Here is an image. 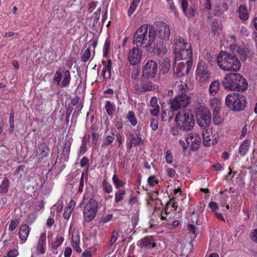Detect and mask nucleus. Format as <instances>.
Returning a JSON list of instances; mask_svg holds the SVG:
<instances>
[{"label":"nucleus","instance_id":"f257e3e1","mask_svg":"<svg viewBox=\"0 0 257 257\" xmlns=\"http://www.w3.org/2000/svg\"><path fill=\"white\" fill-rule=\"evenodd\" d=\"M155 27L144 24L135 32L133 38V43L137 47H142L149 51L155 40Z\"/></svg>","mask_w":257,"mask_h":257},{"label":"nucleus","instance_id":"f03ea898","mask_svg":"<svg viewBox=\"0 0 257 257\" xmlns=\"http://www.w3.org/2000/svg\"><path fill=\"white\" fill-rule=\"evenodd\" d=\"M224 88L228 90L244 91L248 87L245 78L239 73H230L225 75L222 81Z\"/></svg>","mask_w":257,"mask_h":257},{"label":"nucleus","instance_id":"7ed1b4c3","mask_svg":"<svg viewBox=\"0 0 257 257\" xmlns=\"http://www.w3.org/2000/svg\"><path fill=\"white\" fill-rule=\"evenodd\" d=\"M174 53L175 55L174 59V65L177 64V61L180 60L193 61V54L191 45L190 43L185 42L184 39L178 36L175 41Z\"/></svg>","mask_w":257,"mask_h":257},{"label":"nucleus","instance_id":"20e7f679","mask_svg":"<svg viewBox=\"0 0 257 257\" xmlns=\"http://www.w3.org/2000/svg\"><path fill=\"white\" fill-rule=\"evenodd\" d=\"M217 60L218 66L224 71L237 72L240 69L241 63L237 57L226 52H220Z\"/></svg>","mask_w":257,"mask_h":257},{"label":"nucleus","instance_id":"39448f33","mask_svg":"<svg viewBox=\"0 0 257 257\" xmlns=\"http://www.w3.org/2000/svg\"><path fill=\"white\" fill-rule=\"evenodd\" d=\"M191 103V98L187 94H179L174 98L170 100L169 104L171 110L168 111L169 117L167 119L164 114L162 116V120L170 121L173 118V111H177L181 108L187 107Z\"/></svg>","mask_w":257,"mask_h":257},{"label":"nucleus","instance_id":"423d86ee","mask_svg":"<svg viewBox=\"0 0 257 257\" xmlns=\"http://www.w3.org/2000/svg\"><path fill=\"white\" fill-rule=\"evenodd\" d=\"M86 198V194L80 203V207L84 206L83 215L84 220L87 223L91 222L95 217L98 211V204L93 198L88 199Z\"/></svg>","mask_w":257,"mask_h":257},{"label":"nucleus","instance_id":"0eeeda50","mask_svg":"<svg viewBox=\"0 0 257 257\" xmlns=\"http://www.w3.org/2000/svg\"><path fill=\"white\" fill-rule=\"evenodd\" d=\"M175 119L177 127L183 131H190L194 125V116L188 109L179 111Z\"/></svg>","mask_w":257,"mask_h":257},{"label":"nucleus","instance_id":"6e6552de","mask_svg":"<svg viewBox=\"0 0 257 257\" xmlns=\"http://www.w3.org/2000/svg\"><path fill=\"white\" fill-rule=\"evenodd\" d=\"M225 103L230 110L239 111L244 109L246 105V100L243 95L233 92L226 96Z\"/></svg>","mask_w":257,"mask_h":257},{"label":"nucleus","instance_id":"1a4fd4ad","mask_svg":"<svg viewBox=\"0 0 257 257\" xmlns=\"http://www.w3.org/2000/svg\"><path fill=\"white\" fill-rule=\"evenodd\" d=\"M64 69L59 68L54 74L53 82L58 86L64 88L68 86L71 80V74L68 70L64 71Z\"/></svg>","mask_w":257,"mask_h":257},{"label":"nucleus","instance_id":"9d476101","mask_svg":"<svg viewBox=\"0 0 257 257\" xmlns=\"http://www.w3.org/2000/svg\"><path fill=\"white\" fill-rule=\"evenodd\" d=\"M211 113L206 107H200L196 112L197 122L199 125L205 128L211 122Z\"/></svg>","mask_w":257,"mask_h":257},{"label":"nucleus","instance_id":"9b49d317","mask_svg":"<svg viewBox=\"0 0 257 257\" xmlns=\"http://www.w3.org/2000/svg\"><path fill=\"white\" fill-rule=\"evenodd\" d=\"M211 73L207 66L199 63L196 70V79L201 84L206 83L210 78Z\"/></svg>","mask_w":257,"mask_h":257},{"label":"nucleus","instance_id":"f8f14e48","mask_svg":"<svg viewBox=\"0 0 257 257\" xmlns=\"http://www.w3.org/2000/svg\"><path fill=\"white\" fill-rule=\"evenodd\" d=\"M155 38L157 37L162 40H168L170 36V28L169 26L164 22H160L155 28Z\"/></svg>","mask_w":257,"mask_h":257},{"label":"nucleus","instance_id":"ddd939ff","mask_svg":"<svg viewBox=\"0 0 257 257\" xmlns=\"http://www.w3.org/2000/svg\"><path fill=\"white\" fill-rule=\"evenodd\" d=\"M170 205L171 202H168L163 209H156L154 213L160 217L161 220H166L167 222H169L170 220L174 218L175 215V212L172 209L169 210Z\"/></svg>","mask_w":257,"mask_h":257},{"label":"nucleus","instance_id":"4468645a","mask_svg":"<svg viewBox=\"0 0 257 257\" xmlns=\"http://www.w3.org/2000/svg\"><path fill=\"white\" fill-rule=\"evenodd\" d=\"M186 143L189 146L190 150L192 152L197 151L201 144V139L200 135L195 132H191L186 138Z\"/></svg>","mask_w":257,"mask_h":257},{"label":"nucleus","instance_id":"2eb2a0df","mask_svg":"<svg viewBox=\"0 0 257 257\" xmlns=\"http://www.w3.org/2000/svg\"><path fill=\"white\" fill-rule=\"evenodd\" d=\"M191 62L188 60V61L180 62L177 63L174 68V73L178 77H181L187 74L190 71L192 66Z\"/></svg>","mask_w":257,"mask_h":257},{"label":"nucleus","instance_id":"dca6fc26","mask_svg":"<svg viewBox=\"0 0 257 257\" xmlns=\"http://www.w3.org/2000/svg\"><path fill=\"white\" fill-rule=\"evenodd\" d=\"M158 71V64L153 60L148 61L144 67L143 74L148 79L153 78L156 75Z\"/></svg>","mask_w":257,"mask_h":257},{"label":"nucleus","instance_id":"f3484780","mask_svg":"<svg viewBox=\"0 0 257 257\" xmlns=\"http://www.w3.org/2000/svg\"><path fill=\"white\" fill-rule=\"evenodd\" d=\"M137 245L140 248L149 249L157 246L154 237L152 235L146 236L137 242Z\"/></svg>","mask_w":257,"mask_h":257},{"label":"nucleus","instance_id":"a211bd4d","mask_svg":"<svg viewBox=\"0 0 257 257\" xmlns=\"http://www.w3.org/2000/svg\"><path fill=\"white\" fill-rule=\"evenodd\" d=\"M50 153V149L46 143L42 142L38 144L35 149V156L39 161L47 157Z\"/></svg>","mask_w":257,"mask_h":257},{"label":"nucleus","instance_id":"6ab92c4d","mask_svg":"<svg viewBox=\"0 0 257 257\" xmlns=\"http://www.w3.org/2000/svg\"><path fill=\"white\" fill-rule=\"evenodd\" d=\"M138 47H134L129 52L128 59L132 65H137L142 58V51Z\"/></svg>","mask_w":257,"mask_h":257},{"label":"nucleus","instance_id":"aec40b11","mask_svg":"<svg viewBox=\"0 0 257 257\" xmlns=\"http://www.w3.org/2000/svg\"><path fill=\"white\" fill-rule=\"evenodd\" d=\"M229 48L231 51L235 54V56H236V55H238L241 61L246 60L248 55L246 50L235 44L230 45Z\"/></svg>","mask_w":257,"mask_h":257},{"label":"nucleus","instance_id":"412c9836","mask_svg":"<svg viewBox=\"0 0 257 257\" xmlns=\"http://www.w3.org/2000/svg\"><path fill=\"white\" fill-rule=\"evenodd\" d=\"M46 233H41L39 236L38 242L37 245V251L40 254H44L46 249Z\"/></svg>","mask_w":257,"mask_h":257},{"label":"nucleus","instance_id":"4be33fe9","mask_svg":"<svg viewBox=\"0 0 257 257\" xmlns=\"http://www.w3.org/2000/svg\"><path fill=\"white\" fill-rule=\"evenodd\" d=\"M173 89L177 94H187L186 92L189 90L187 84L182 81H176L173 85Z\"/></svg>","mask_w":257,"mask_h":257},{"label":"nucleus","instance_id":"5701e85b","mask_svg":"<svg viewBox=\"0 0 257 257\" xmlns=\"http://www.w3.org/2000/svg\"><path fill=\"white\" fill-rule=\"evenodd\" d=\"M219 100L217 98H213L211 101V105L212 107L214 106V111L213 117V122L215 124L218 125L220 123V119L217 114L219 113Z\"/></svg>","mask_w":257,"mask_h":257},{"label":"nucleus","instance_id":"b1692460","mask_svg":"<svg viewBox=\"0 0 257 257\" xmlns=\"http://www.w3.org/2000/svg\"><path fill=\"white\" fill-rule=\"evenodd\" d=\"M131 139L127 145V148L129 149H132L133 147H136L140 146L143 144V140L142 137L138 135L135 136L133 133L130 135Z\"/></svg>","mask_w":257,"mask_h":257},{"label":"nucleus","instance_id":"393cba45","mask_svg":"<svg viewBox=\"0 0 257 257\" xmlns=\"http://www.w3.org/2000/svg\"><path fill=\"white\" fill-rule=\"evenodd\" d=\"M30 233V229L28 225L26 224H22L20 227L19 236L21 240V243H23L27 239Z\"/></svg>","mask_w":257,"mask_h":257},{"label":"nucleus","instance_id":"a878e982","mask_svg":"<svg viewBox=\"0 0 257 257\" xmlns=\"http://www.w3.org/2000/svg\"><path fill=\"white\" fill-rule=\"evenodd\" d=\"M150 106L152 108L150 110L151 114L154 116H157L160 114V106L158 104V99L153 96L150 100Z\"/></svg>","mask_w":257,"mask_h":257},{"label":"nucleus","instance_id":"bb28decb","mask_svg":"<svg viewBox=\"0 0 257 257\" xmlns=\"http://www.w3.org/2000/svg\"><path fill=\"white\" fill-rule=\"evenodd\" d=\"M250 146V141L245 140L239 146L238 153L241 156H244L247 153Z\"/></svg>","mask_w":257,"mask_h":257},{"label":"nucleus","instance_id":"cd10ccee","mask_svg":"<svg viewBox=\"0 0 257 257\" xmlns=\"http://www.w3.org/2000/svg\"><path fill=\"white\" fill-rule=\"evenodd\" d=\"M154 51L157 53L158 56L161 57L163 56L167 51L165 43L163 41L158 43L156 47L154 49Z\"/></svg>","mask_w":257,"mask_h":257},{"label":"nucleus","instance_id":"c85d7f7f","mask_svg":"<svg viewBox=\"0 0 257 257\" xmlns=\"http://www.w3.org/2000/svg\"><path fill=\"white\" fill-rule=\"evenodd\" d=\"M220 82L218 80H214L211 82L209 88V93L211 96H215L219 90Z\"/></svg>","mask_w":257,"mask_h":257},{"label":"nucleus","instance_id":"c756f323","mask_svg":"<svg viewBox=\"0 0 257 257\" xmlns=\"http://www.w3.org/2000/svg\"><path fill=\"white\" fill-rule=\"evenodd\" d=\"M203 144L206 147H209L214 145V140H212L213 136L210 135L209 133L207 131H203Z\"/></svg>","mask_w":257,"mask_h":257},{"label":"nucleus","instance_id":"7c9ffc66","mask_svg":"<svg viewBox=\"0 0 257 257\" xmlns=\"http://www.w3.org/2000/svg\"><path fill=\"white\" fill-rule=\"evenodd\" d=\"M239 17L240 19L245 21L248 19L249 15L247 12V7L245 5H241L238 10Z\"/></svg>","mask_w":257,"mask_h":257},{"label":"nucleus","instance_id":"2f4dec72","mask_svg":"<svg viewBox=\"0 0 257 257\" xmlns=\"http://www.w3.org/2000/svg\"><path fill=\"white\" fill-rule=\"evenodd\" d=\"M170 67V60L168 58H165L160 64V71L163 74H166L169 71Z\"/></svg>","mask_w":257,"mask_h":257},{"label":"nucleus","instance_id":"473e14b6","mask_svg":"<svg viewBox=\"0 0 257 257\" xmlns=\"http://www.w3.org/2000/svg\"><path fill=\"white\" fill-rule=\"evenodd\" d=\"M71 144L69 143H66L65 146L61 153V158L65 162L69 159Z\"/></svg>","mask_w":257,"mask_h":257},{"label":"nucleus","instance_id":"72a5a7b5","mask_svg":"<svg viewBox=\"0 0 257 257\" xmlns=\"http://www.w3.org/2000/svg\"><path fill=\"white\" fill-rule=\"evenodd\" d=\"M80 235L77 229H74L72 232L71 244H80Z\"/></svg>","mask_w":257,"mask_h":257},{"label":"nucleus","instance_id":"f704fd0d","mask_svg":"<svg viewBox=\"0 0 257 257\" xmlns=\"http://www.w3.org/2000/svg\"><path fill=\"white\" fill-rule=\"evenodd\" d=\"M105 108L108 115L111 116L115 110L116 107L113 102L106 101Z\"/></svg>","mask_w":257,"mask_h":257},{"label":"nucleus","instance_id":"c9c22d12","mask_svg":"<svg viewBox=\"0 0 257 257\" xmlns=\"http://www.w3.org/2000/svg\"><path fill=\"white\" fill-rule=\"evenodd\" d=\"M126 118L133 126H136L138 123V120L136 117L135 113L133 111H128Z\"/></svg>","mask_w":257,"mask_h":257},{"label":"nucleus","instance_id":"e433bc0d","mask_svg":"<svg viewBox=\"0 0 257 257\" xmlns=\"http://www.w3.org/2000/svg\"><path fill=\"white\" fill-rule=\"evenodd\" d=\"M125 195V191L123 189H118L115 193V203H118L122 201Z\"/></svg>","mask_w":257,"mask_h":257},{"label":"nucleus","instance_id":"4c0bfd02","mask_svg":"<svg viewBox=\"0 0 257 257\" xmlns=\"http://www.w3.org/2000/svg\"><path fill=\"white\" fill-rule=\"evenodd\" d=\"M144 81L142 80H140L138 81L137 82H134L133 86L134 87L135 92L138 94H140L143 93V87L144 85Z\"/></svg>","mask_w":257,"mask_h":257},{"label":"nucleus","instance_id":"58836bf2","mask_svg":"<svg viewBox=\"0 0 257 257\" xmlns=\"http://www.w3.org/2000/svg\"><path fill=\"white\" fill-rule=\"evenodd\" d=\"M110 50V41L109 38L106 39L103 48V56L107 57Z\"/></svg>","mask_w":257,"mask_h":257},{"label":"nucleus","instance_id":"ea45409f","mask_svg":"<svg viewBox=\"0 0 257 257\" xmlns=\"http://www.w3.org/2000/svg\"><path fill=\"white\" fill-rule=\"evenodd\" d=\"M112 179L114 184L115 187L116 189H118L121 187H123L126 184L124 181L119 179L117 176H116L115 175L113 176Z\"/></svg>","mask_w":257,"mask_h":257},{"label":"nucleus","instance_id":"a19ab883","mask_svg":"<svg viewBox=\"0 0 257 257\" xmlns=\"http://www.w3.org/2000/svg\"><path fill=\"white\" fill-rule=\"evenodd\" d=\"M143 87V93H144L146 91H150L154 89H155V85L154 84L150 82V81H144V85Z\"/></svg>","mask_w":257,"mask_h":257},{"label":"nucleus","instance_id":"79ce46f5","mask_svg":"<svg viewBox=\"0 0 257 257\" xmlns=\"http://www.w3.org/2000/svg\"><path fill=\"white\" fill-rule=\"evenodd\" d=\"M102 187L103 191L106 193L109 194L112 192L113 188L112 185L106 179L103 180Z\"/></svg>","mask_w":257,"mask_h":257},{"label":"nucleus","instance_id":"37998d69","mask_svg":"<svg viewBox=\"0 0 257 257\" xmlns=\"http://www.w3.org/2000/svg\"><path fill=\"white\" fill-rule=\"evenodd\" d=\"M114 140L113 136L108 135L106 136L105 139L104 140L102 144V147H107L109 146L113 142Z\"/></svg>","mask_w":257,"mask_h":257},{"label":"nucleus","instance_id":"c03bdc74","mask_svg":"<svg viewBox=\"0 0 257 257\" xmlns=\"http://www.w3.org/2000/svg\"><path fill=\"white\" fill-rule=\"evenodd\" d=\"M8 180L7 179H5L3 181L1 185H0V192L6 193L7 192L8 190Z\"/></svg>","mask_w":257,"mask_h":257},{"label":"nucleus","instance_id":"a18cd8bd","mask_svg":"<svg viewBox=\"0 0 257 257\" xmlns=\"http://www.w3.org/2000/svg\"><path fill=\"white\" fill-rule=\"evenodd\" d=\"M64 238L63 236H58L56 238V240L53 244V248L54 249H57V248L62 244L64 241Z\"/></svg>","mask_w":257,"mask_h":257},{"label":"nucleus","instance_id":"49530a36","mask_svg":"<svg viewBox=\"0 0 257 257\" xmlns=\"http://www.w3.org/2000/svg\"><path fill=\"white\" fill-rule=\"evenodd\" d=\"M14 117H15V113L14 111L12 110L10 114L9 123L10 125V132L12 133L15 128V123H14Z\"/></svg>","mask_w":257,"mask_h":257},{"label":"nucleus","instance_id":"de8ad7c7","mask_svg":"<svg viewBox=\"0 0 257 257\" xmlns=\"http://www.w3.org/2000/svg\"><path fill=\"white\" fill-rule=\"evenodd\" d=\"M180 224V221L178 220H174L173 221L172 223L167 222L166 226L170 229H175Z\"/></svg>","mask_w":257,"mask_h":257},{"label":"nucleus","instance_id":"09e8293b","mask_svg":"<svg viewBox=\"0 0 257 257\" xmlns=\"http://www.w3.org/2000/svg\"><path fill=\"white\" fill-rule=\"evenodd\" d=\"M90 50L89 48H87L84 51L82 56H81V61L83 62H86L87 60H88L89 58L90 57Z\"/></svg>","mask_w":257,"mask_h":257},{"label":"nucleus","instance_id":"8fccbe9b","mask_svg":"<svg viewBox=\"0 0 257 257\" xmlns=\"http://www.w3.org/2000/svg\"><path fill=\"white\" fill-rule=\"evenodd\" d=\"M118 237V231L117 230L114 229L111 234L110 243H109V246L111 247L114 242L116 241Z\"/></svg>","mask_w":257,"mask_h":257},{"label":"nucleus","instance_id":"3c124183","mask_svg":"<svg viewBox=\"0 0 257 257\" xmlns=\"http://www.w3.org/2000/svg\"><path fill=\"white\" fill-rule=\"evenodd\" d=\"M148 183L151 186L153 187L158 184L159 181L156 179V176L153 175L148 178Z\"/></svg>","mask_w":257,"mask_h":257},{"label":"nucleus","instance_id":"603ef678","mask_svg":"<svg viewBox=\"0 0 257 257\" xmlns=\"http://www.w3.org/2000/svg\"><path fill=\"white\" fill-rule=\"evenodd\" d=\"M158 120L157 118H152L150 119V126L153 130L156 131L158 128Z\"/></svg>","mask_w":257,"mask_h":257},{"label":"nucleus","instance_id":"864d4df0","mask_svg":"<svg viewBox=\"0 0 257 257\" xmlns=\"http://www.w3.org/2000/svg\"><path fill=\"white\" fill-rule=\"evenodd\" d=\"M112 135L114 137V136L115 137L116 142L118 143V147H120L122 143L121 135H120V133H118L115 134V133L113 132V131H112Z\"/></svg>","mask_w":257,"mask_h":257},{"label":"nucleus","instance_id":"5fc2aeb1","mask_svg":"<svg viewBox=\"0 0 257 257\" xmlns=\"http://www.w3.org/2000/svg\"><path fill=\"white\" fill-rule=\"evenodd\" d=\"M84 178V173L83 172L82 173V174L81 175L80 180L79 183L78 193H81L83 190Z\"/></svg>","mask_w":257,"mask_h":257},{"label":"nucleus","instance_id":"6e6d98bb","mask_svg":"<svg viewBox=\"0 0 257 257\" xmlns=\"http://www.w3.org/2000/svg\"><path fill=\"white\" fill-rule=\"evenodd\" d=\"M89 159L86 157H83L80 160V165L81 167L82 168V167H84L86 166H87L86 170V172H87L88 167L89 166Z\"/></svg>","mask_w":257,"mask_h":257},{"label":"nucleus","instance_id":"4d7b16f0","mask_svg":"<svg viewBox=\"0 0 257 257\" xmlns=\"http://www.w3.org/2000/svg\"><path fill=\"white\" fill-rule=\"evenodd\" d=\"M140 71L138 70H135L133 71L132 73V78L133 80V83H134V82H137L138 81L140 80L139 79V76L140 75Z\"/></svg>","mask_w":257,"mask_h":257},{"label":"nucleus","instance_id":"13d9d810","mask_svg":"<svg viewBox=\"0 0 257 257\" xmlns=\"http://www.w3.org/2000/svg\"><path fill=\"white\" fill-rule=\"evenodd\" d=\"M188 7V0H182L181 2V9L185 15H187V11Z\"/></svg>","mask_w":257,"mask_h":257},{"label":"nucleus","instance_id":"bf43d9fd","mask_svg":"<svg viewBox=\"0 0 257 257\" xmlns=\"http://www.w3.org/2000/svg\"><path fill=\"white\" fill-rule=\"evenodd\" d=\"M72 213V209L70 207L65 208L63 213V217L65 219L68 220L70 218L71 214Z\"/></svg>","mask_w":257,"mask_h":257},{"label":"nucleus","instance_id":"052dcab7","mask_svg":"<svg viewBox=\"0 0 257 257\" xmlns=\"http://www.w3.org/2000/svg\"><path fill=\"white\" fill-rule=\"evenodd\" d=\"M103 69L106 70L109 73V77H110V75H111V69H112V61H111V59H109L107 61V63L104 66Z\"/></svg>","mask_w":257,"mask_h":257},{"label":"nucleus","instance_id":"680f3d73","mask_svg":"<svg viewBox=\"0 0 257 257\" xmlns=\"http://www.w3.org/2000/svg\"><path fill=\"white\" fill-rule=\"evenodd\" d=\"M165 159L166 162L169 164L173 162V157L170 150H168L166 153Z\"/></svg>","mask_w":257,"mask_h":257},{"label":"nucleus","instance_id":"e2e57ef3","mask_svg":"<svg viewBox=\"0 0 257 257\" xmlns=\"http://www.w3.org/2000/svg\"><path fill=\"white\" fill-rule=\"evenodd\" d=\"M76 106V107H75V110L74 111V114H75L76 116H78L80 114L81 110L83 107V103L80 102L79 104Z\"/></svg>","mask_w":257,"mask_h":257},{"label":"nucleus","instance_id":"0e129e2a","mask_svg":"<svg viewBox=\"0 0 257 257\" xmlns=\"http://www.w3.org/2000/svg\"><path fill=\"white\" fill-rule=\"evenodd\" d=\"M137 7L138 6L137 5L132 4V3H131L129 9L127 11V15L128 16H131L133 14V13L137 9Z\"/></svg>","mask_w":257,"mask_h":257},{"label":"nucleus","instance_id":"69168bd1","mask_svg":"<svg viewBox=\"0 0 257 257\" xmlns=\"http://www.w3.org/2000/svg\"><path fill=\"white\" fill-rule=\"evenodd\" d=\"M113 214H108L104 216H103L101 218V220L103 223H107L112 219Z\"/></svg>","mask_w":257,"mask_h":257},{"label":"nucleus","instance_id":"338daca9","mask_svg":"<svg viewBox=\"0 0 257 257\" xmlns=\"http://www.w3.org/2000/svg\"><path fill=\"white\" fill-rule=\"evenodd\" d=\"M209 207L211 209L213 212L215 213L217 209L218 208V206L217 204L215 202L211 201L209 203Z\"/></svg>","mask_w":257,"mask_h":257},{"label":"nucleus","instance_id":"774afa93","mask_svg":"<svg viewBox=\"0 0 257 257\" xmlns=\"http://www.w3.org/2000/svg\"><path fill=\"white\" fill-rule=\"evenodd\" d=\"M250 237L252 240L257 243V228L251 232Z\"/></svg>","mask_w":257,"mask_h":257}]
</instances>
